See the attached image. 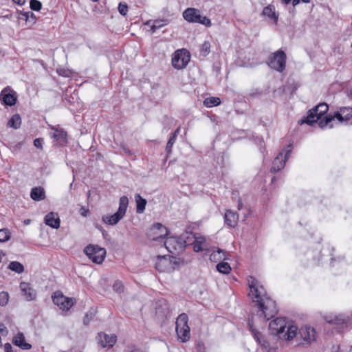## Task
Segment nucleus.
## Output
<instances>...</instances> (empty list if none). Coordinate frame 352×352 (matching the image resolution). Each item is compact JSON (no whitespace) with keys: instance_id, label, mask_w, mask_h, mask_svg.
Listing matches in <instances>:
<instances>
[{"instance_id":"nucleus-1","label":"nucleus","mask_w":352,"mask_h":352,"mask_svg":"<svg viewBox=\"0 0 352 352\" xmlns=\"http://www.w3.org/2000/svg\"><path fill=\"white\" fill-rule=\"evenodd\" d=\"M250 287L249 296L253 302H256L257 316L263 322L270 320L277 314V308L274 300L271 299L266 294L263 285L253 277L248 279Z\"/></svg>"},{"instance_id":"nucleus-2","label":"nucleus","mask_w":352,"mask_h":352,"mask_svg":"<svg viewBox=\"0 0 352 352\" xmlns=\"http://www.w3.org/2000/svg\"><path fill=\"white\" fill-rule=\"evenodd\" d=\"M269 329L272 335L283 340H291L296 336L297 327L287 323L283 318H276L269 324Z\"/></svg>"},{"instance_id":"nucleus-3","label":"nucleus","mask_w":352,"mask_h":352,"mask_svg":"<svg viewBox=\"0 0 352 352\" xmlns=\"http://www.w3.org/2000/svg\"><path fill=\"white\" fill-rule=\"evenodd\" d=\"M193 240L192 233L186 232L179 236H170L164 241L166 249L172 254H179L185 248L191 244Z\"/></svg>"},{"instance_id":"nucleus-4","label":"nucleus","mask_w":352,"mask_h":352,"mask_svg":"<svg viewBox=\"0 0 352 352\" xmlns=\"http://www.w3.org/2000/svg\"><path fill=\"white\" fill-rule=\"evenodd\" d=\"M248 325L254 340L258 342L262 352H278V346L276 342L271 340L268 337L263 335L254 327V317L248 318Z\"/></svg>"},{"instance_id":"nucleus-5","label":"nucleus","mask_w":352,"mask_h":352,"mask_svg":"<svg viewBox=\"0 0 352 352\" xmlns=\"http://www.w3.org/2000/svg\"><path fill=\"white\" fill-rule=\"evenodd\" d=\"M129 204L127 197L122 196L120 198L119 208L116 213L111 215H104L102 221L109 226L116 225L125 215Z\"/></svg>"},{"instance_id":"nucleus-6","label":"nucleus","mask_w":352,"mask_h":352,"mask_svg":"<svg viewBox=\"0 0 352 352\" xmlns=\"http://www.w3.org/2000/svg\"><path fill=\"white\" fill-rule=\"evenodd\" d=\"M287 56L284 51L278 50L272 53L267 59V65L269 67L278 72H282L286 67Z\"/></svg>"},{"instance_id":"nucleus-7","label":"nucleus","mask_w":352,"mask_h":352,"mask_svg":"<svg viewBox=\"0 0 352 352\" xmlns=\"http://www.w3.org/2000/svg\"><path fill=\"white\" fill-rule=\"evenodd\" d=\"M184 19L190 23H200L206 27H210L212 23L207 16H202L199 10L193 8H188L183 12Z\"/></svg>"},{"instance_id":"nucleus-8","label":"nucleus","mask_w":352,"mask_h":352,"mask_svg":"<svg viewBox=\"0 0 352 352\" xmlns=\"http://www.w3.org/2000/svg\"><path fill=\"white\" fill-rule=\"evenodd\" d=\"M188 316L183 313L177 317L175 322L177 335L182 342H186L190 338V327L188 325Z\"/></svg>"},{"instance_id":"nucleus-9","label":"nucleus","mask_w":352,"mask_h":352,"mask_svg":"<svg viewBox=\"0 0 352 352\" xmlns=\"http://www.w3.org/2000/svg\"><path fill=\"white\" fill-rule=\"evenodd\" d=\"M294 338H297L300 344L309 346L316 341V332L313 327L306 325L302 327L298 331H296V336Z\"/></svg>"},{"instance_id":"nucleus-10","label":"nucleus","mask_w":352,"mask_h":352,"mask_svg":"<svg viewBox=\"0 0 352 352\" xmlns=\"http://www.w3.org/2000/svg\"><path fill=\"white\" fill-rule=\"evenodd\" d=\"M84 252L93 263L97 264L102 263L106 255V250L104 248L91 244L87 245L85 248Z\"/></svg>"},{"instance_id":"nucleus-11","label":"nucleus","mask_w":352,"mask_h":352,"mask_svg":"<svg viewBox=\"0 0 352 352\" xmlns=\"http://www.w3.org/2000/svg\"><path fill=\"white\" fill-rule=\"evenodd\" d=\"M190 56L185 49L176 50L173 54L172 65L177 69H182L186 67L190 61Z\"/></svg>"},{"instance_id":"nucleus-12","label":"nucleus","mask_w":352,"mask_h":352,"mask_svg":"<svg viewBox=\"0 0 352 352\" xmlns=\"http://www.w3.org/2000/svg\"><path fill=\"white\" fill-rule=\"evenodd\" d=\"M292 144L287 146V148L280 152L274 160L271 172L276 173L284 168L286 161L289 159L292 152Z\"/></svg>"},{"instance_id":"nucleus-13","label":"nucleus","mask_w":352,"mask_h":352,"mask_svg":"<svg viewBox=\"0 0 352 352\" xmlns=\"http://www.w3.org/2000/svg\"><path fill=\"white\" fill-rule=\"evenodd\" d=\"M52 298L54 305H57L63 311L69 310L74 305L75 302L74 298L65 296L60 291L55 292Z\"/></svg>"},{"instance_id":"nucleus-14","label":"nucleus","mask_w":352,"mask_h":352,"mask_svg":"<svg viewBox=\"0 0 352 352\" xmlns=\"http://www.w3.org/2000/svg\"><path fill=\"white\" fill-rule=\"evenodd\" d=\"M324 320L329 324L337 325L340 329L347 327L350 323L349 317L342 314L327 315Z\"/></svg>"},{"instance_id":"nucleus-15","label":"nucleus","mask_w":352,"mask_h":352,"mask_svg":"<svg viewBox=\"0 0 352 352\" xmlns=\"http://www.w3.org/2000/svg\"><path fill=\"white\" fill-rule=\"evenodd\" d=\"M148 237L153 241H159L168 234L167 228L160 223H155L148 232Z\"/></svg>"},{"instance_id":"nucleus-16","label":"nucleus","mask_w":352,"mask_h":352,"mask_svg":"<svg viewBox=\"0 0 352 352\" xmlns=\"http://www.w3.org/2000/svg\"><path fill=\"white\" fill-rule=\"evenodd\" d=\"M0 99L7 106H13L16 104L17 95L10 87L7 86L0 94Z\"/></svg>"},{"instance_id":"nucleus-17","label":"nucleus","mask_w":352,"mask_h":352,"mask_svg":"<svg viewBox=\"0 0 352 352\" xmlns=\"http://www.w3.org/2000/svg\"><path fill=\"white\" fill-rule=\"evenodd\" d=\"M172 259H175V258L168 256H158L155 263V269L160 272L173 270L174 267L172 265Z\"/></svg>"},{"instance_id":"nucleus-18","label":"nucleus","mask_w":352,"mask_h":352,"mask_svg":"<svg viewBox=\"0 0 352 352\" xmlns=\"http://www.w3.org/2000/svg\"><path fill=\"white\" fill-rule=\"evenodd\" d=\"M97 342L102 348L112 347L116 344L117 337L114 334L108 335L104 332L98 333L96 337Z\"/></svg>"},{"instance_id":"nucleus-19","label":"nucleus","mask_w":352,"mask_h":352,"mask_svg":"<svg viewBox=\"0 0 352 352\" xmlns=\"http://www.w3.org/2000/svg\"><path fill=\"white\" fill-rule=\"evenodd\" d=\"M334 118H336L340 123H352V108L351 107H341L339 111L335 113Z\"/></svg>"},{"instance_id":"nucleus-20","label":"nucleus","mask_w":352,"mask_h":352,"mask_svg":"<svg viewBox=\"0 0 352 352\" xmlns=\"http://www.w3.org/2000/svg\"><path fill=\"white\" fill-rule=\"evenodd\" d=\"M22 296L27 301H32L35 300L36 297V291L30 286V285L25 282H21L19 285Z\"/></svg>"},{"instance_id":"nucleus-21","label":"nucleus","mask_w":352,"mask_h":352,"mask_svg":"<svg viewBox=\"0 0 352 352\" xmlns=\"http://www.w3.org/2000/svg\"><path fill=\"white\" fill-rule=\"evenodd\" d=\"M155 313L161 319L166 318L169 314V307L167 301L164 299L160 300L157 302Z\"/></svg>"},{"instance_id":"nucleus-22","label":"nucleus","mask_w":352,"mask_h":352,"mask_svg":"<svg viewBox=\"0 0 352 352\" xmlns=\"http://www.w3.org/2000/svg\"><path fill=\"white\" fill-rule=\"evenodd\" d=\"M225 224L230 228H235L239 220V214L231 210H227L224 215Z\"/></svg>"},{"instance_id":"nucleus-23","label":"nucleus","mask_w":352,"mask_h":352,"mask_svg":"<svg viewBox=\"0 0 352 352\" xmlns=\"http://www.w3.org/2000/svg\"><path fill=\"white\" fill-rule=\"evenodd\" d=\"M193 240L191 244L193 245V250L195 252H199L204 250L206 248V238L201 235L192 234Z\"/></svg>"},{"instance_id":"nucleus-24","label":"nucleus","mask_w":352,"mask_h":352,"mask_svg":"<svg viewBox=\"0 0 352 352\" xmlns=\"http://www.w3.org/2000/svg\"><path fill=\"white\" fill-rule=\"evenodd\" d=\"M44 222L47 226L58 229L60 227V221L57 213L51 212L45 216Z\"/></svg>"},{"instance_id":"nucleus-25","label":"nucleus","mask_w":352,"mask_h":352,"mask_svg":"<svg viewBox=\"0 0 352 352\" xmlns=\"http://www.w3.org/2000/svg\"><path fill=\"white\" fill-rule=\"evenodd\" d=\"M13 343L23 350H29L32 348V345L26 342L25 336L22 333H17L13 338Z\"/></svg>"},{"instance_id":"nucleus-26","label":"nucleus","mask_w":352,"mask_h":352,"mask_svg":"<svg viewBox=\"0 0 352 352\" xmlns=\"http://www.w3.org/2000/svg\"><path fill=\"white\" fill-rule=\"evenodd\" d=\"M31 198L34 201H42L45 199V192L42 187H34L30 192Z\"/></svg>"},{"instance_id":"nucleus-27","label":"nucleus","mask_w":352,"mask_h":352,"mask_svg":"<svg viewBox=\"0 0 352 352\" xmlns=\"http://www.w3.org/2000/svg\"><path fill=\"white\" fill-rule=\"evenodd\" d=\"M320 118L315 113L314 110L311 109L308 111V115L306 118L304 119H301L298 121V123L300 124H302L303 123H307L309 125H311L312 124L316 122Z\"/></svg>"},{"instance_id":"nucleus-28","label":"nucleus","mask_w":352,"mask_h":352,"mask_svg":"<svg viewBox=\"0 0 352 352\" xmlns=\"http://www.w3.org/2000/svg\"><path fill=\"white\" fill-rule=\"evenodd\" d=\"M135 199L136 202V212L139 214H141L145 210L146 200L142 197L140 194H136L135 195Z\"/></svg>"},{"instance_id":"nucleus-29","label":"nucleus","mask_w":352,"mask_h":352,"mask_svg":"<svg viewBox=\"0 0 352 352\" xmlns=\"http://www.w3.org/2000/svg\"><path fill=\"white\" fill-rule=\"evenodd\" d=\"M226 252L217 248L210 254V260L213 262H218L226 258Z\"/></svg>"},{"instance_id":"nucleus-30","label":"nucleus","mask_w":352,"mask_h":352,"mask_svg":"<svg viewBox=\"0 0 352 352\" xmlns=\"http://www.w3.org/2000/svg\"><path fill=\"white\" fill-rule=\"evenodd\" d=\"M263 14L273 19L274 21L278 20V15L275 12L274 8L272 6L265 7L263 10Z\"/></svg>"},{"instance_id":"nucleus-31","label":"nucleus","mask_w":352,"mask_h":352,"mask_svg":"<svg viewBox=\"0 0 352 352\" xmlns=\"http://www.w3.org/2000/svg\"><path fill=\"white\" fill-rule=\"evenodd\" d=\"M52 129H54L55 132L51 135L52 138L61 142H66L67 133L64 130L55 129L54 127H53Z\"/></svg>"},{"instance_id":"nucleus-32","label":"nucleus","mask_w":352,"mask_h":352,"mask_svg":"<svg viewBox=\"0 0 352 352\" xmlns=\"http://www.w3.org/2000/svg\"><path fill=\"white\" fill-rule=\"evenodd\" d=\"M21 118L19 114H14L8 121V125L14 129H17L21 126Z\"/></svg>"},{"instance_id":"nucleus-33","label":"nucleus","mask_w":352,"mask_h":352,"mask_svg":"<svg viewBox=\"0 0 352 352\" xmlns=\"http://www.w3.org/2000/svg\"><path fill=\"white\" fill-rule=\"evenodd\" d=\"M315 113L320 118L329 109V107L326 103H320L312 109Z\"/></svg>"},{"instance_id":"nucleus-34","label":"nucleus","mask_w":352,"mask_h":352,"mask_svg":"<svg viewBox=\"0 0 352 352\" xmlns=\"http://www.w3.org/2000/svg\"><path fill=\"white\" fill-rule=\"evenodd\" d=\"M221 100L217 97H208L204 100V104L206 107H212L219 105Z\"/></svg>"},{"instance_id":"nucleus-35","label":"nucleus","mask_w":352,"mask_h":352,"mask_svg":"<svg viewBox=\"0 0 352 352\" xmlns=\"http://www.w3.org/2000/svg\"><path fill=\"white\" fill-rule=\"evenodd\" d=\"M8 268L10 270H12L16 273H18V274H21L22 272H24L23 265L21 263L17 262V261L10 262V263L9 264Z\"/></svg>"},{"instance_id":"nucleus-36","label":"nucleus","mask_w":352,"mask_h":352,"mask_svg":"<svg viewBox=\"0 0 352 352\" xmlns=\"http://www.w3.org/2000/svg\"><path fill=\"white\" fill-rule=\"evenodd\" d=\"M167 25V21L166 20H155L152 23V25H151V30L152 33H154L156 32L157 30Z\"/></svg>"},{"instance_id":"nucleus-37","label":"nucleus","mask_w":352,"mask_h":352,"mask_svg":"<svg viewBox=\"0 0 352 352\" xmlns=\"http://www.w3.org/2000/svg\"><path fill=\"white\" fill-rule=\"evenodd\" d=\"M217 270L221 274H228L230 270L231 267L230 265L228 263L226 262H220L218 263L216 266Z\"/></svg>"},{"instance_id":"nucleus-38","label":"nucleus","mask_w":352,"mask_h":352,"mask_svg":"<svg viewBox=\"0 0 352 352\" xmlns=\"http://www.w3.org/2000/svg\"><path fill=\"white\" fill-rule=\"evenodd\" d=\"M334 116H327L324 119L320 120L318 122V125L320 128L324 129L328 126L333 120H334Z\"/></svg>"},{"instance_id":"nucleus-39","label":"nucleus","mask_w":352,"mask_h":352,"mask_svg":"<svg viewBox=\"0 0 352 352\" xmlns=\"http://www.w3.org/2000/svg\"><path fill=\"white\" fill-rule=\"evenodd\" d=\"M10 239V232L8 229L0 230V243L8 241Z\"/></svg>"},{"instance_id":"nucleus-40","label":"nucleus","mask_w":352,"mask_h":352,"mask_svg":"<svg viewBox=\"0 0 352 352\" xmlns=\"http://www.w3.org/2000/svg\"><path fill=\"white\" fill-rule=\"evenodd\" d=\"M176 138H175V134L171 135L169 138V140L167 142L166 146V151L168 154H170L172 151V148L175 143Z\"/></svg>"},{"instance_id":"nucleus-41","label":"nucleus","mask_w":352,"mask_h":352,"mask_svg":"<svg viewBox=\"0 0 352 352\" xmlns=\"http://www.w3.org/2000/svg\"><path fill=\"white\" fill-rule=\"evenodd\" d=\"M9 300V294L6 292H0V305L5 306Z\"/></svg>"},{"instance_id":"nucleus-42","label":"nucleus","mask_w":352,"mask_h":352,"mask_svg":"<svg viewBox=\"0 0 352 352\" xmlns=\"http://www.w3.org/2000/svg\"><path fill=\"white\" fill-rule=\"evenodd\" d=\"M210 44L208 41H204L201 47V52L203 56H206L210 53Z\"/></svg>"},{"instance_id":"nucleus-43","label":"nucleus","mask_w":352,"mask_h":352,"mask_svg":"<svg viewBox=\"0 0 352 352\" xmlns=\"http://www.w3.org/2000/svg\"><path fill=\"white\" fill-rule=\"evenodd\" d=\"M30 6L32 10L39 11L42 8V4L38 0H30Z\"/></svg>"},{"instance_id":"nucleus-44","label":"nucleus","mask_w":352,"mask_h":352,"mask_svg":"<svg viewBox=\"0 0 352 352\" xmlns=\"http://www.w3.org/2000/svg\"><path fill=\"white\" fill-rule=\"evenodd\" d=\"M113 290L117 293H122L124 292V285L120 280H116L113 285Z\"/></svg>"},{"instance_id":"nucleus-45","label":"nucleus","mask_w":352,"mask_h":352,"mask_svg":"<svg viewBox=\"0 0 352 352\" xmlns=\"http://www.w3.org/2000/svg\"><path fill=\"white\" fill-rule=\"evenodd\" d=\"M95 316V313L92 311H89L87 312L83 319V323L85 325H88L91 320H93V318Z\"/></svg>"},{"instance_id":"nucleus-46","label":"nucleus","mask_w":352,"mask_h":352,"mask_svg":"<svg viewBox=\"0 0 352 352\" xmlns=\"http://www.w3.org/2000/svg\"><path fill=\"white\" fill-rule=\"evenodd\" d=\"M118 11L122 16H125L128 12V6L126 3H120L118 6Z\"/></svg>"},{"instance_id":"nucleus-47","label":"nucleus","mask_w":352,"mask_h":352,"mask_svg":"<svg viewBox=\"0 0 352 352\" xmlns=\"http://www.w3.org/2000/svg\"><path fill=\"white\" fill-rule=\"evenodd\" d=\"M21 15L25 17V19L28 21L29 18H32L33 21H36V16L34 13L31 12H25L21 13Z\"/></svg>"},{"instance_id":"nucleus-48","label":"nucleus","mask_w":352,"mask_h":352,"mask_svg":"<svg viewBox=\"0 0 352 352\" xmlns=\"http://www.w3.org/2000/svg\"><path fill=\"white\" fill-rule=\"evenodd\" d=\"M43 140L41 138H36L34 140V145L37 148H42Z\"/></svg>"},{"instance_id":"nucleus-49","label":"nucleus","mask_w":352,"mask_h":352,"mask_svg":"<svg viewBox=\"0 0 352 352\" xmlns=\"http://www.w3.org/2000/svg\"><path fill=\"white\" fill-rule=\"evenodd\" d=\"M80 214L83 217H87V213H88V210H86L84 207H82L80 209Z\"/></svg>"},{"instance_id":"nucleus-50","label":"nucleus","mask_w":352,"mask_h":352,"mask_svg":"<svg viewBox=\"0 0 352 352\" xmlns=\"http://www.w3.org/2000/svg\"><path fill=\"white\" fill-rule=\"evenodd\" d=\"M127 352H143L141 349L133 346L131 349L128 350Z\"/></svg>"},{"instance_id":"nucleus-51","label":"nucleus","mask_w":352,"mask_h":352,"mask_svg":"<svg viewBox=\"0 0 352 352\" xmlns=\"http://www.w3.org/2000/svg\"><path fill=\"white\" fill-rule=\"evenodd\" d=\"M12 1L19 6H22L25 3V0H12Z\"/></svg>"},{"instance_id":"nucleus-52","label":"nucleus","mask_w":352,"mask_h":352,"mask_svg":"<svg viewBox=\"0 0 352 352\" xmlns=\"http://www.w3.org/2000/svg\"><path fill=\"white\" fill-rule=\"evenodd\" d=\"M237 208H238L239 210H241L242 209V208H243V204L241 203V201L240 200L239 201V204H238Z\"/></svg>"},{"instance_id":"nucleus-53","label":"nucleus","mask_w":352,"mask_h":352,"mask_svg":"<svg viewBox=\"0 0 352 352\" xmlns=\"http://www.w3.org/2000/svg\"><path fill=\"white\" fill-rule=\"evenodd\" d=\"M179 128H177L175 131L174 133H173L171 135H175V138H177V134L179 133Z\"/></svg>"},{"instance_id":"nucleus-54","label":"nucleus","mask_w":352,"mask_h":352,"mask_svg":"<svg viewBox=\"0 0 352 352\" xmlns=\"http://www.w3.org/2000/svg\"><path fill=\"white\" fill-rule=\"evenodd\" d=\"M300 1V0H293V2H292L293 6H296L297 4L299 3Z\"/></svg>"},{"instance_id":"nucleus-55","label":"nucleus","mask_w":352,"mask_h":352,"mask_svg":"<svg viewBox=\"0 0 352 352\" xmlns=\"http://www.w3.org/2000/svg\"><path fill=\"white\" fill-rule=\"evenodd\" d=\"M285 4H288L291 0H282Z\"/></svg>"},{"instance_id":"nucleus-56","label":"nucleus","mask_w":352,"mask_h":352,"mask_svg":"<svg viewBox=\"0 0 352 352\" xmlns=\"http://www.w3.org/2000/svg\"><path fill=\"white\" fill-rule=\"evenodd\" d=\"M301 1H302L303 3H309L310 1V0H300Z\"/></svg>"},{"instance_id":"nucleus-57","label":"nucleus","mask_w":352,"mask_h":352,"mask_svg":"<svg viewBox=\"0 0 352 352\" xmlns=\"http://www.w3.org/2000/svg\"><path fill=\"white\" fill-rule=\"evenodd\" d=\"M151 23V21H147V22L146 23V25H149Z\"/></svg>"},{"instance_id":"nucleus-58","label":"nucleus","mask_w":352,"mask_h":352,"mask_svg":"<svg viewBox=\"0 0 352 352\" xmlns=\"http://www.w3.org/2000/svg\"><path fill=\"white\" fill-rule=\"evenodd\" d=\"M29 222H30V220H28L27 221H25V223L28 224V223H29Z\"/></svg>"},{"instance_id":"nucleus-59","label":"nucleus","mask_w":352,"mask_h":352,"mask_svg":"<svg viewBox=\"0 0 352 352\" xmlns=\"http://www.w3.org/2000/svg\"><path fill=\"white\" fill-rule=\"evenodd\" d=\"M274 179H275V177H273V178L272 179V182H274Z\"/></svg>"},{"instance_id":"nucleus-60","label":"nucleus","mask_w":352,"mask_h":352,"mask_svg":"<svg viewBox=\"0 0 352 352\" xmlns=\"http://www.w3.org/2000/svg\"><path fill=\"white\" fill-rule=\"evenodd\" d=\"M333 127V125L332 124H330L329 125V128H332Z\"/></svg>"},{"instance_id":"nucleus-61","label":"nucleus","mask_w":352,"mask_h":352,"mask_svg":"<svg viewBox=\"0 0 352 352\" xmlns=\"http://www.w3.org/2000/svg\"><path fill=\"white\" fill-rule=\"evenodd\" d=\"M246 218H247V216H246V215H245V217H244V219H243V220H245Z\"/></svg>"},{"instance_id":"nucleus-62","label":"nucleus","mask_w":352,"mask_h":352,"mask_svg":"<svg viewBox=\"0 0 352 352\" xmlns=\"http://www.w3.org/2000/svg\"><path fill=\"white\" fill-rule=\"evenodd\" d=\"M92 1L96 2V1H97L98 0H92Z\"/></svg>"},{"instance_id":"nucleus-63","label":"nucleus","mask_w":352,"mask_h":352,"mask_svg":"<svg viewBox=\"0 0 352 352\" xmlns=\"http://www.w3.org/2000/svg\"><path fill=\"white\" fill-rule=\"evenodd\" d=\"M351 47H352V43H351Z\"/></svg>"}]
</instances>
